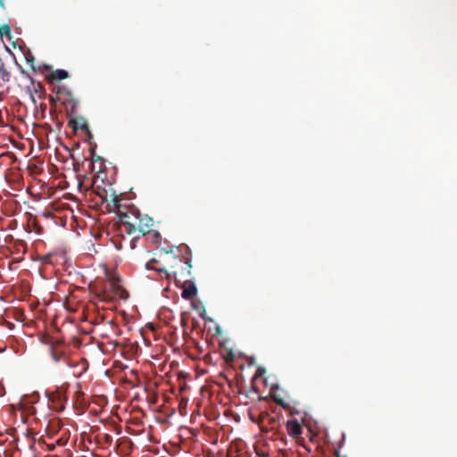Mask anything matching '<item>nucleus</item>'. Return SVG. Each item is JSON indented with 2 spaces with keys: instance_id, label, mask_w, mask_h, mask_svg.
<instances>
[{
  "instance_id": "nucleus-1",
  "label": "nucleus",
  "mask_w": 457,
  "mask_h": 457,
  "mask_svg": "<svg viewBox=\"0 0 457 457\" xmlns=\"http://www.w3.org/2000/svg\"><path fill=\"white\" fill-rule=\"evenodd\" d=\"M120 229L128 235L138 232L130 241V247L136 246L139 236L149 234L153 230L154 220L148 215H141L138 212H122L120 214Z\"/></svg>"
},
{
  "instance_id": "nucleus-2",
  "label": "nucleus",
  "mask_w": 457,
  "mask_h": 457,
  "mask_svg": "<svg viewBox=\"0 0 457 457\" xmlns=\"http://www.w3.org/2000/svg\"><path fill=\"white\" fill-rule=\"evenodd\" d=\"M161 260H151L146 262L145 268L147 270H153L157 271L158 273H163L165 275V278L168 280L171 279V271L170 272V264L176 265V268L179 266H182V260L185 259L184 256L180 257L173 253L172 250L165 251L163 254L161 256Z\"/></svg>"
},
{
  "instance_id": "nucleus-3",
  "label": "nucleus",
  "mask_w": 457,
  "mask_h": 457,
  "mask_svg": "<svg viewBox=\"0 0 457 457\" xmlns=\"http://www.w3.org/2000/svg\"><path fill=\"white\" fill-rule=\"evenodd\" d=\"M48 352L55 364H64L67 368H73L78 362L71 358V348L61 340H53L48 344Z\"/></svg>"
},
{
  "instance_id": "nucleus-4",
  "label": "nucleus",
  "mask_w": 457,
  "mask_h": 457,
  "mask_svg": "<svg viewBox=\"0 0 457 457\" xmlns=\"http://www.w3.org/2000/svg\"><path fill=\"white\" fill-rule=\"evenodd\" d=\"M191 258L185 257L182 260V266L176 268V265L170 264V270H171V278H173L177 282L185 281L188 282L191 277Z\"/></svg>"
},
{
  "instance_id": "nucleus-5",
  "label": "nucleus",
  "mask_w": 457,
  "mask_h": 457,
  "mask_svg": "<svg viewBox=\"0 0 457 457\" xmlns=\"http://www.w3.org/2000/svg\"><path fill=\"white\" fill-rule=\"evenodd\" d=\"M182 287H183V291H182L181 296L186 300L193 299L197 294V288L195 286V284L190 280V278L188 279V282H187V283L185 281H183Z\"/></svg>"
},
{
  "instance_id": "nucleus-6",
  "label": "nucleus",
  "mask_w": 457,
  "mask_h": 457,
  "mask_svg": "<svg viewBox=\"0 0 457 457\" xmlns=\"http://www.w3.org/2000/svg\"><path fill=\"white\" fill-rule=\"evenodd\" d=\"M287 430L294 438H298L303 432L302 426L296 420H288L287 422Z\"/></svg>"
},
{
  "instance_id": "nucleus-7",
  "label": "nucleus",
  "mask_w": 457,
  "mask_h": 457,
  "mask_svg": "<svg viewBox=\"0 0 457 457\" xmlns=\"http://www.w3.org/2000/svg\"><path fill=\"white\" fill-rule=\"evenodd\" d=\"M69 78V73L65 70L58 69L52 71L47 76L46 80L50 84H54L57 80H62Z\"/></svg>"
},
{
  "instance_id": "nucleus-8",
  "label": "nucleus",
  "mask_w": 457,
  "mask_h": 457,
  "mask_svg": "<svg viewBox=\"0 0 457 457\" xmlns=\"http://www.w3.org/2000/svg\"><path fill=\"white\" fill-rule=\"evenodd\" d=\"M65 402L66 397L63 395L57 393L51 398L52 408L56 411H62L64 410Z\"/></svg>"
},
{
  "instance_id": "nucleus-9",
  "label": "nucleus",
  "mask_w": 457,
  "mask_h": 457,
  "mask_svg": "<svg viewBox=\"0 0 457 457\" xmlns=\"http://www.w3.org/2000/svg\"><path fill=\"white\" fill-rule=\"evenodd\" d=\"M69 127H71L74 131H77L79 129H87V122L86 120L80 117V118H74L71 119L68 123Z\"/></svg>"
},
{
  "instance_id": "nucleus-10",
  "label": "nucleus",
  "mask_w": 457,
  "mask_h": 457,
  "mask_svg": "<svg viewBox=\"0 0 457 457\" xmlns=\"http://www.w3.org/2000/svg\"><path fill=\"white\" fill-rule=\"evenodd\" d=\"M11 79V72L5 68L4 62H0V80L9 82Z\"/></svg>"
},
{
  "instance_id": "nucleus-11",
  "label": "nucleus",
  "mask_w": 457,
  "mask_h": 457,
  "mask_svg": "<svg viewBox=\"0 0 457 457\" xmlns=\"http://www.w3.org/2000/svg\"><path fill=\"white\" fill-rule=\"evenodd\" d=\"M6 37L9 39L11 38V28L8 24H4L0 26V37Z\"/></svg>"
},
{
  "instance_id": "nucleus-12",
  "label": "nucleus",
  "mask_w": 457,
  "mask_h": 457,
  "mask_svg": "<svg viewBox=\"0 0 457 457\" xmlns=\"http://www.w3.org/2000/svg\"><path fill=\"white\" fill-rule=\"evenodd\" d=\"M274 401L276 402V403L278 405L281 406L283 409H285V410H289L290 409L289 403H286V401L283 400L282 398L275 396L274 397Z\"/></svg>"
},
{
  "instance_id": "nucleus-13",
  "label": "nucleus",
  "mask_w": 457,
  "mask_h": 457,
  "mask_svg": "<svg viewBox=\"0 0 457 457\" xmlns=\"http://www.w3.org/2000/svg\"><path fill=\"white\" fill-rule=\"evenodd\" d=\"M25 58H26L27 62L30 64V66H31V68H32V70H33L34 71H37V70H40V67H36V66L34 65V60H35V58H34V56H33V55H31V54H29L26 55V57H25Z\"/></svg>"
},
{
  "instance_id": "nucleus-14",
  "label": "nucleus",
  "mask_w": 457,
  "mask_h": 457,
  "mask_svg": "<svg viewBox=\"0 0 457 457\" xmlns=\"http://www.w3.org/2000/svg\"><path fill=\"white\" fill-rule=\"evenodd\" d=\"M269 417H270V415L268 412H262L260 414L259 420H255L253 416L251 417V419L253 421L259 423V422H262L264 420V418H269Z\"/></svg>"
},
{
  "instance_id": "nucleus-15",
  "label": "nucleus",
  "mask_w": 457,
  "mask_h": 457,
  "mask_svg": "<svg viewBox=\"0 0 457 457\" xmlns=\"http://www.w3.org/2000/svg\"><path fill=\"white\" fill-rule=\"evenodd\" d=\"M54 91L56 94H63L65 92V88H64V87L57 86V87H54Z\"/></svg>"
},
{
  "instance_id": "nucleus-16",
  "label": "nucleus",
  "mask_w": 457,
  "mask_h": 457,
  "mask_svg": "<svg viewBox=\"0 0 457 457\" xmlns=\"http://www.w3.org/2000/svg\"><path fill=\"white\" fill-rule=\"evenodd\" d=\"M43 69H44V70H46V71H51V70H52V67H51V66H49V65L45 64V65L43 66Z\"/></svg>"
},
{
  "instance_id": "nucleus-17",
  "label": "nucleus",
  "mask_w": 457,
  "mask_h": 457,
  "mask_svg": "<svg viewBox=\"0 0 457 457\" xmlns=\"http://www.w3.org/2000/svg\"><path fill=\"white\" fill-rule=\"evenodd\" d=\"M204 313H205V312L204 311V312L201 314V317H202L204 320H206Z\"/></svg>"
},
{
  "instance_id": "nucleus-18",
  "label": "nucleus",
  "mask_w": 457,
  "mask_h": 457,
  "mask_svg": "<svg viewBox=\"0 0 457 457\" xmlns=\"http://www.w3.org/2000/svg\"><path fill=\"white\" fill-rule=\"evenodd\" d=\"M0 5H1L2 7H4V0H0Z\"/></svg>"
},
{
  "instance_id": "nucleus-19",
  "label": "nucleus",
  "mask_w": 457,
  "mask_h": 457,
  "mask_svg": "<svg viewBox=\"0 0 457 457\" xmlns=\"http://www.w3.org/2000/svg\"><path fill=\"white\" fill-rule=\"evenodd\" d=\"M154 236L158 237L160 236L159 232H155Z\"/></svg>"
},
{
  "instance_id": "nucleus-20",
  "label": "nucleus",
  "mask_w": 457,
  "mask_h": 457,
  "mask_svg": "<svg viewBox=\"0 0 457 457\" xmlns=\"http://www.w3.org/2000/svg\"><path fill=\"white\" fill-rule=\"evenodd\" d=\"M3 60L0 58V62H2Z\"/></svg>"
}]
</instances>
